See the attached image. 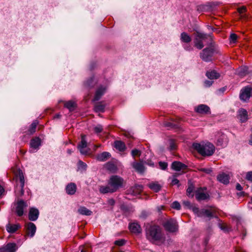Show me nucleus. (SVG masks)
<instances>
[{"mask_svg":"<svg viewBox=\"0 0 252 252\" xmlns=\"http://www.w3.org/2000/svg\"><path fill=\"white\" fill-rule=\"evenodd\" d=\"M123 178L118 175H112L107 181L106 185L99 187V191L102 194L113 193L117 191L124 186Z\"/></svg>","mask_w":252,"mask_h":252,"instance_id":"nucleus-1","label":"nucleus"},{"mask_svg":"<svg viewBox=\"0 0 252 252\" xmlns=\"http://www.w3.org/2000/svg\"><path fill=\"white\" fill-rule=\"evenodd\" d=\"M192 147L203 156H210L215 152V147L210 143L205 144L194 143L193 144Z\"/></svg>","mask_w":252,"mask_h":252,"instance_id":"nucleus-2","label":"nucleus"},{"mask_svg":"<svg viewBox=\"0 0 252 252\" xmlns=\"http://www.w3.org/2000/svg\"><path fill=\"white\" fill-rule=\"evenodd\" d=\"M192 212L198 217H207L209 219L212 218H217V211L214 208H211L210 209H199L198 207H192Z\"/></svg>","mask_w":252,"mask_h":252,"instance_id":"nucleus-3","label":"nucleus"},{"mask_svg":"<svg viewBox=\"0 0 252 252\" xmlns=\"http://www.w3.org/2000/svg\"><path fill=\"white\" fill-rule=\"evenodd\" d=\"M146 234L147 238L153 242L160 240L162 238L161 229L157 225L150 226L147 230Z\"/></svg>","mask_w":252,"mask_h":252,"instance_id":"nucleus-4","label":"nucleus"},{"mask_svg":"<svg viewBox=\"0 0 252 252\" xmlns=\"http://www.w3.org/2000/svg\"><path fill=\"white\" fill-rule=\"evenodd\" d=\"M15 180L16 183L15 191H19V194H24V187L25 185V179L23 173L21 170L19 169L15 173Z\"/></svg>","mask_w":252,"mask_h":252,"instance_id":"nucleus-5","label":"nucleus"},{"mask_svg":"<svg viewBox=\"0 0 252 252\" xmlns=\"http://www.w3.org/2000/svg\"><path fill=\"white\" fill-rule=\"evenodd\" d=\"M216 50L214 47H210L204 49L200 53V57L202 60L208 62L212 61V58Z\"/></svg>","mask_w":252,"mask_h":252,"instance_id":"nucleus-6","label":"nucleus"},{"mask_svg":"<svg viewBox=\"0 0 252 252\" xmlns=\"http://www.w3.org/2000/svg\"><path fill=\"white\" fill-rule=\"evenodd\" d=\"M209 37L206 34L197 32L194 40V46L198 49H201L204 47L203 42Z\"/></svg>","mask_w":252,"mask_h":252,"instance_id":"nucleus-7","label":"nucleus"},{"mask_svg":"<svg viewBox=\"0 0 252 252\" xmlns=\"http://www.w3.org/2000/svg\"><path fill=\"white\" fill-rule=\"evenodd\" d=\"M165 229L169 232H174L178 230V225L176 220L173 219H170L165 221L163 224Z\"/></svg>","mask_w":252,"mask_h":252,"instance_id":"nucleus-8","label":"nucleus"},{"mask_svg":"<svg viewBox=\"0 0 252 252\" xmlns=\"http://www.w3.org/2000/svg\"><path fill=\"white\" fill-rule=\"evenodd\" d=\"M252 96V88L247 86L241 90L240 98L241 100L246 101Z\"/></svg>","mask_w":252,"mask_h":252,"instance_id":"nucleus-9","label":"nucleus"},{"mask_svg":"<svg viewBox=\"0 0 252 252\" xmlns=\"http://www.w3.org/2000/svg\"><path fill=\"white\" fill-rule=\"evenodd\" d=\"M228 143V139L225 134L219 132L217 135V145L221 147H225Z\"/></svg>","mask_w":252,"mask_h":252,"instance_id":"nucleus-10","label":"nucleus"},{"mask_svg":"<svg viewBox=\"0 0 252 252\" xmlns=\"http://www.w3.org/2000/svg\"><path fill=\"white\" fill-rule=\"evenodd\" d=\"M40 145L41 140L39 137H36L32 138L30 142L31 149L30 150V152L31 153H34L36 152L39 149V147Z\"/></svg>","mask_w":252,"mask_h":252,"instance_id":"nucleus-11","label":"nucleus"},{"mask_svg":"<svg viewBox=\"0 0 252 252\" xmlns=\"http://www.w3.org/2000/svg\"><path fill=\"white\" fill-rule=\"evenodd\" d=\"M28 207L26 202L21 200L17 202L16 212L18 216H22L24 214V209Z\"/></svg>","mask_w":252,"mask_h":252,"instance_id":"nucleus-12","label":"nucleus"},{"mask_svg":"<svg viewBox=\"0 0 252 252\" xmlns=\"http://www.w3.org/2000/svg\"><path fill=\"white\" fill-rule=\"evenodd\" d=\"M87 146V143L86 141V136L85 135H82L81 141L78 145V148L82 155H86L87 154L88 151L85 149Z\"/></svg>","mask_w":252,"mask_h":252,"instance_id":"nucleus-13","label":"nucleus"},{"mask_svg":"<svg viewBox=\"0 0 252 252\" xmlns=\"http://www.w3.org/2000/svg\"><path fill=\"white\" fill-rule=\"evenodd\" d=\"M17 249L15 243H8L5 246L0 248V252H15Z\"/></svg>","mask_w":252,"mask_h":252,"instance_id":"nucleus-14","label":"nucleus"},{"mask_svg":"<svg viewBox=\"0 0 252 252\" xmlns=\"http://www.w3.org/2000/svg\"><path fill=\"white\" fill-rule=\"evenodd\" d=\"M26 233L31 237H32L36 232V227L35 225L32 222H29L26 225Z\"/></svg>","mask_w":252,"mask_h":252,"instance_id":"nucleus-15","label":"nucleus"},{"mask_svg":"<svg viewBox=\"0 0 252 252\" xmlns=\"http://www.w3.org/2000/svg\"><path fill=\"white\" fill-rule=\"evenodd\" d=\"M195 111L201 114H210V109L209 106L205 104H200L195 108Z\"/></svg>","mask_w":252,"mask_h":252,"instance_id":"nucleus-16","label":"nucleus"},{"mask_svg":"<svg viewBox=\"0 0 252 252\" xmlns=\"http://www.w3.org/2000/svg\"><path fill=\"white\" fill-rule=\"evenodd\" d=\"M195 196L196 199L199 201L204 200L209 197V194L202 188L198 189L196 191Z\"/></svg>","mask_w":252,"mask_h":252,"instance_id":"nucleus-17","label":"nucleus"},{"mask_svg":"<svg viewBox=\"0 0 252 252\" xmlns=\"http://www.w3.org/2000/svg\"><path fill=\"white\" fill-rule=\"evenodd\" d=\"M106 90V87L104 86H100L96 91L94 101L98 100L102 95L104 94Z\"/></svg>","mask_w":252,"mask_h":252,"instance_id":"nucleus-18","label":"nucleus"},{"mask_svg":"<svg viewBox=\"0 0 252 252\" xmlns=\"http://www.w3.org/2000/svg\"><path fill=\"white\" fill-rule=\"evenodd\" d=\"M39 216V211L37 209L32 208L30 209L29 214V219L30 220H36Z\"/></svg>","mask_w":252,"mask_h":252,"instance_id":"nucleus-19","label":"nucleus"},{"mask_svg":"<svg viewBox=\"0 0 252 252\" xmlns=\"http://www.w3.org/2000/svg\"><path fill=\"white\" fill-rule=\"evenodd\" d=\"M132 167L138 173H143L145 170V167L142 162H134L132 164Z\"/></svg>","mask_w":252,"mask_h":252,"instance_id":"nucleus-20","label":"nucleus"},{"mask_svg":"<svg viewBox=\"0 0 252 252\" xmlns=\"http://www.w3.org/2000/svg\"><path fill=\"white\" fill-rule=\"evenodd\" d=\"M238 119L242 123L245 122L248 120V113L244 109H240L238 111Z\"/></svg>","mask_w":252,"mask_h":252,"instance_id":"nucleus-21","label":"nucleus"},{"mask_svg":"<svg viewBox=\"0 0 252 252\" xmlns=\"http://www.w3.org/2000/svg\"><path fill=\"white\" fill-rule=\"evenodd\" d=\"M172 168L176 171H180L187 168V166L180 161H174L172 164Z\"/></svg>","mask_w":252,"mask_h":252,"instance_id":"nucleus-22","label":"nucleus"},{"mask_svg":"<svg viewBox=\"0 0 252 252\" xmlns=\"http://www.w3.org/2000/svg\"><path fill=\"white\" fill-rule=\"evenodd\" d=\"M218 180L224 184H227L229 182V177L228 175L222 173L217 176Z\"/></svg>","mask_w":252,"mask_h":252,"instance_id":"nucleus-23","label":"nucleus"},{"mask_svg":"<svg viewBox=\"0 0 252 252\" xmlns=\"http://www.w3.org/2000/svg\"><path fill=\"white\" fill-rule=\"evenodd\" d=\"M129 228L131 232L134 233H139L141 231V227L137 223H130L129 225Z\"/></svg>","mask_w":252,"mask_h":252,"instance_id":"nucleus-24","label":"nucleus"},{"mask_svg":"<svg viewBox=\"0 0 252 252\" xmlns=\"http://www.w3.org/2000/svg\"><path fill=\"white\" fill-rule=\"evenodd\" d=\"M76 191V186L74 183H70L66 187V191L68 194H74Z\"/></svg>","mask_w":252,"mask_h":252,"instance_id":"nucleus-25","label":"nucleus"},{"mask_svg":"<svg viewBox=\"0 0 252 252\" xmlns=\"http://www.w3.org/2000/svg\"><path fill=\"white\" fill-rule=\"evenodd\" d=\"M20 226L18 224H11L8 223L6 225V230L10 233H13L16 232L19 228Z\"/></svg>","mask_w":252,"mask_h":252,"instance_id":"nucleus-26","label":"nucleus"},{"mask_svg":"<svg viewBox=\"0 0 252 252\" xmlns=\"http://www.w3.org/2000/svg\"><path fill=\"white\" fill-rule=\"evenodd\" d=\"M206 75L209 79L211 80L217 79L220 76V74L214 70L207 71Z\"/></svg>","mask_w":252,"mask_h":252,"instance_id":"nucleus-27","label":"nucleus"},{"mask_svg":"<svg viewBox=\"0 0 252 252\" xmlns=\"http://www.w3.org/2000/svg\"><path fill=\"white\" fill-rule=\"evenodd\" d=\"M111 156L109 153L104 152L97 156V159L99 161H104L107 160Z\"/></svg>","mask_w":252,"mask_h":252,"instance_id":"nucleus-28","label":"nucleus"},{"mask_svg":"<svg viewBox=\"0 0 252 252\" xmlns=\"http://www.w3.org/2000/svg\"><path fill=\"white\" fill-rule=\"evenodd\" d=\"M78 213L82 215L91 216L92 212L85 207H80L78 210Z\"/></svg>","mask_w":252,"mask_h":252,"instance_id":"nucleus-29","label":"nucleus"},{"mask_svg":"<svg viewBox=\"0 0 252 252\" xmlns=\"http://www.w3.org/2000/svg\"><path fill=\"white\" fill-rule=\"evenodd\" d=\"M248 73V67L246 66H241L237 70V73L240 76H244Z\"/></svg>","mask_w":252,"mask_h":252,"instance_id":"nucleus-30","label":"nucleus"},{"mask_svg":"<svg viewBox=\"0 0 252 252\" xmlns=\"http://www.w3.org/2000/svg\"><path fill=\"white\" fill-rule=\"evenodd\" d=\"M180 39L181 41L185 43H189L191 41V37L185 32H183L181 34Z\"/></svg>","mask_w":252,"mask_h":252,"instance_id":"nucleus-31","label":"nucleus"},{"mask_svg":"<svg viewBox=\"0 0 252 252\" xmlns=\"http://www.w3.org/2000/svg\"><path fill=\"white\" fill-rule=\"evenodd\" d=\"M64 106L65 107L67 108L70 111H72L74 110V109H75L76 107V104L74 101L70 100L65 102L64 104Z\"/></svg>","mask_w":252,"mask_h":252,"instance_id":"nucleus-32","label":"nucleus"},{"mask_svg":"<svg viewBox=\"0 0 252 252\" xmlns=\"http://www.w3.org/2000/svg\"><path fill=\"white\" fill-rule=\"evenodd\" d=\"M148 187L155 192H158L161 189V186L157 183H151L148 185Z\"/></svg>","mask_w":252,"mask_h":252,"instance_id":"nucleus-33","label":"nucleus"},{"mask_svg":"<svg viewBox=\"0 0 252 252\" xmlns=\"http://www.w3.org/2000/svg\"><path fill=\"white\" fill-rule=\"evenodd\" d=\"M115 148L121 152H123L125 150L126 146L125 144L120 141H117L115 143Z\"/></svg>","mask_w":252,"mask_h":252,"instance_id":"nucleus-34","label":"nucleus"},{"mask_svg":"<svg viewBox=\"0 0 252 252\" xmlns=\"http://www.w3.org/2000/svg\"><path fill=\"white\" fill-rule=\"evenodd\" d=\"M105 105L101 102L98 103L94 106V110L96 112H103L104 111Z\"/></svg>","mask_w":252,"mask_h":252,"instance_id":"nucleus-35","label":"nucleus"},{"mask_svg":"<svg viewBox=\"0 0 252 252\" xmlns=\"http://www.w3.org/2000/svg\"><path fill=\"white\" fill-rule=\"evenodd\" d=\"M37 125L38 122L37 121H34L32 122L29 129V132L30 134H32L35 132Z\"/></svg>","mask_w":252,"mask_h":252,"instance_id":"nucleus-36","label":"nucleus"},{"mask_svg":"<svg viewBox=\"0 0 252 252\" xmlns=\"http://www.w3.org/2000/svg\"><path fill=\"white\" fill-rule=\"evenodd\" d=\"M87 164L81 160H79L78 162V168L81 171H85L87 169Z\"/></svg>","mask_w":252,"mask_h":252,"instance_id":"nucleus-37","label":"nucleus"},{"mask_svg":"<svg viewBox=\"0 0 252 252\" xmlns=\"http://www.w3.org/2000/svg\"><path fill=\"white\" fill-rule=\"evenodd\" d=\"M106 168L111 172H115L117 168L114 164L110 162H108L106 164Z\"/></svg>","mask_w":252,"mask_h":252,"instance_id":"nucleus-38","label":"nucleus"},{"mask_svg":"<svg viewBox=\"0 0 252 252\" xmlns=\"http://www.w3.org/2000/svg\"><path fill=\"white\" fill-rule=\"evenodd\" d=\"M143 186L142 185H137L133 188V191H135V193H139L143 190Z\"/></svg>","mask_w":252,"mask_h":252,"instance_id":"nucleus-39","label":"nucleus"},{"mask_svg":"<svg viewBox=\"0 0 252 252\" xmlns=\"http://www.w3.org/2000/svg\"><path fill=\"white\" fill-rule=\"evenodd\" d=\"M103 129L102 126L100 125H98L94 127V131L96 133H100Z\"/></svg>","mask_w":252,"mask_h":252,"instance_id":"nucleus-40","label":"nucleus"},{"mask_svg":"<svg viewBox=\"0 0 252 252\" xmlns=\"http://www.w3.org/2000/svg\"><path fill=\"white\" fill-rule=\"evenodd\" d=\"M171 207L172 208L180 210L181 208V205L178 201H174L172 203Z\"/></svg>","mask_w":252,"mask_h":252,"instance_id":"nucleus-41","label":"nucleus"},{"mask_svg":"<svg viewBox=\"0 0 252 252\" xmlns=\"http://www.w3.org/2000/svg\"><path fill=\"white\" fill-rule=\"evenodd\" d=\"M141 155L140 151L137 149H133L131 151V155L134 158L136 156H140Z\"/></svg>","mask_w":252,"mask_h":252,"instance_id":"nucleus-42","label":"nucleus"},{"mask_svg":"<svg viewBox=\"0 0 252 252\" xmlns=\"http://www.w3.org/2000/svg\"><path fill=\"white\" fill-rule=\"evenodd\" d=\"M177 176V174H175L173 176V178H172V181H171L172 185H178L179 181L177 179H176Z\"/></svg>","mask_w":252,"mask_h":252,"instance_id":"nucleus-43","label":"nucleus"},{"mask_svg":"<svg viewBox=\"0 0 252 252\" xmlns=\"http://www.w3.org/2000/svg\"><path fill=\"white\" fill-rule=\"evenodd\" d=\"M176 148V145L173 140H170L169 141V149L171 150H174Z\"/></svg>","mask_w":252,"mask_h":252,"instance_id":"nucleus-44","label":"nucleus"},{"mask_svg":"<svg viewBox=\"0 0 252 252\" xmlns=\"http://www.w3.org/2000/svg\"><path fill=\"white\" fill-rule=\"evenodd\" d=\"M159 167L162 170H165L167 167V163L165 162L159 161L158 162Z\"/></svg>","mask_w":252,"mask_h":252,"instance_id":"nucleus-45","label":"nucleus"},{"mask_svg":"<svg viewBox=\"0 0 252 252\" xmlns=\"http://www.w3.org/2000/svg\"><path fill=\"white\" fill-rule=\"evenodd\" d=\"M94 84V77H92L89 80L86 82L85 85L88 87H93Z\"/></svg>","mask_w":252,"mask_h":252,"instance_id":"nucleus-46","label":"nucleus"},{"mask_svg":"<svg viewBox=\"0 0 252 252\" xmlns=\"http://www.w3.org/2000/svg\"><path fill=\"white\" fill-rule=\"evenodd\" d=\"M126 243L124 239H120L115 242V244L119 246H123Z\"/></svg>","mask_w":252,"mask_h":252,"instance_id":"nucleus-47","label":"nucleus"},{"mask_svg":"<svg viewBox=\"0 0 252 252\" xmlns=\"http://www.w3.org/2000/svg\"><path fill=\"white\" fill-rule=\"evenodd\" d=\"M246 178L248 181L252 182V171L247 172Z\"/></svg>","mask_w":252,"mask_h":252,"instance_id":"nucleus-48","label":"nucleus"},{"mask_svg":"<svg viewBox=\"0 0 252 252\" xmlns=\"http://www.w3.org/2000/svg\"><path fill=\"white\" fill-rule=\"evenodd\" d=\"M219 226L220 228V229L223 230L224 231H228L227 226L225 225V224L219 223Z\"/></svg>","mask_w":252,"mask_h":252,"instance_id":"nucleus-49","label":"nucleus"},{"mask_svg":"<svg viewBox=\"0 0 252 252\" xmlns=\"http://www.w3.org/2000/svg\"><path fill=\"white\" fill-rule=\"evenodd\" d=\"M237 38V36L235 33H232L230 36V40L233 42H235L236 41Z\"/></svg>","mask_w":252,"mask_h":252,"instance_id":"nucleus-50","label":"nucleus"},{"mask_svg":"<svg viewBox=\"0 0 252 252\" xmlns=\"http://www.w3.org/2000/svg\"><path fill=\"white\" fill-rule=\"evenodd\" d=\"M246 7L245 6H242L240 8H238V12L241 14H242L244 12H245L246 11Z\"/></svg>","mask_w":252,"mask_h":252,"instance_id":"nucleus-51","label":"nucleus"},{"mask_svg":"<svg viewBox=\"0 0 252 252\" xmlns=\"http://www.w3.org/2000/svg\"><path fill=\"white\" fill-rule=\"evenodd\" d=\"M213 83V81H212L206 80L204 82V85L206 87H209L211 86Z\"/></svg>","mask_w":252,"mask_h":252,"instance_id":"nucleus-52","label":"nucleus"},{"mask_svg":"<svg viewBox=\"0 0 252 252\" xmlns=\"http://www.w3.org/2000/svg\"><path fill=\"white\" fill-rule=\"evenodd\" d=\"M200 171L205 172L207 174H209L212 172V170L210 169H207V168H201L200 169Z\"/></svg>","mask_w":252,"mask_h":252,"instance_id":"nucleus-53","label":"nucleus"},{"mask_svg":"<svg viewBox=\"0 0 252 252\" xmlns=\"http://www.w3.org/2000/svg\"><path fill=\"white\" fill-rule=\"evenodd\" d=\"M193 187L192 186H189L187 190V192L189 195L193 191Z\"/></svg>","mask_w":252,"mask_h":252,"instance_id":"nucleus-54","label":"nucleus"},{"mask_svg":"<svg viewBox=\"0 0 252 252\" xmlns=\"http://www.w3.org/2000/svg\"><path fill=\"white\" fill-rule=\"evenodd\" d=\"M115 203V201L113 199H110L108 200V204L109 205L113 206Z\"/></svg>","mask_w":252,"mask_h":252,"instance_id":"nucleus-55","label":"nucleus"},{"mask_svg":"<svg viewBox=\"0 0 252 252\" xmlns=\"http://www.w3.org/2000/svg\"><path fill=\"white\" fill-rule=\"evenodd\" d=\"M183 204L185 206H187V207H190V203L189 201H183Z\"/></svg>","mask_w":252,"mask_h":252,"instance_id":"nucleus-56","label":"nucleus"},{"mask_svg":"<svg viewBox=\"0 0 252 252\" xmlns=\"http://www.w3.org/2000/svg\"><path fill=\"white\" fill-rule=\"evenodd\" d=\"M146 164L150 166H154V163L151 160H148L146 162Z\"/></svg>","mask_w":252,"mask_h":252,"instance_id":"nucleus-57","label":"nucleus"},{"mask_svg":"<svg viewBox=\"0 0 252 252\" xmlns=\"http://www.w3.org/2000/svg\"><path fill=\"white\" fill-rule=\"evenodd\" d=\"M236 189L238 190H242L243 189V188L242 187V186H241L240 184H237L236 185Z\"/></svg>","mask_w":252,"mask_h":252,"instance_id":"nucleus-58","label":"nucleus"},{"mask_svg":"<svg viewBox=\"0 0 252 252\" xmlns=\"http://www.w3.org/2000/svg\"><path fill=\"white\" fill-rule=\"evenodd\" d=\"M4 192V189L2 186L0 185V196L2 195L3 192Z\"/></svg>","mask_w":252,"mask_h":252,"instance_id":"nucleus-59","label":"nucleus"},{"mask_svg":"<svg viewBox=\"0 0 252 252\" xmlns=\"http://www.w3.org/2000/svg\"><path fill=\"white\" fill-rule=\"evenodd\" d=\"M173 126V124H171V123H166V124H165V126H166V127H171V126Z\"/></svg>","mask_w":252,"mask_h":252,"instance_id":"nucleus-60","label":"nucleus"},{"mask_svg":"<svg viewBox=\"0 0 252 252\" xmlns=\"http://www.w3.org/2000/svg\"><path fill=\"white\" fill-rule=\"evenodd\" d=\"M237 194L239 196H243L244 194V192H243V191L240 192L239 193H238Z\"/></svg>","mask_w":252,"mask_h":252,"instance_id":"nucleus-61","label":"nucleus"},{"mask_svg":"<svg viewBox=\"0 0 252 252\" xmlns=\"http://www.w3.org/2000/svg\"><path fill=\"white\" fill-rule=\"evenodd\" d=\"M67 152L68 154L70 155L73 152V151L71 149H68Z\"/></svg>","mask_w":252,"mask_h":252,"instance_id":"nucleus-62","label":"nucleus"},{"mask_svg":"<svg viewBox=\"0 0 252 252\" xmlns=\"http://www.w3.org/2000/svg\"><path fill=\"white\" fill-rule=\"evenodd\" d=\"M185 49L186 50H190V47L185 46Z\"/></svg>","mask_w":252,"mask_h":252,"instance_id":"nucleus-63","label":"nucleus"},{"mask_svg":"<svg viewBox=\"0 0 252 252\" xmlns=\"http://www.w3.org/2000/svg\"><path fill=\"white\" fill-rule=\"evenodd\" d=\"M60 117V115L59 114H57L54 118H59Z\"/></svg>","mask_w":252,"mask_h":252,"instance_id":"nucleus-64","label":"nucleus"}]
</instances>
